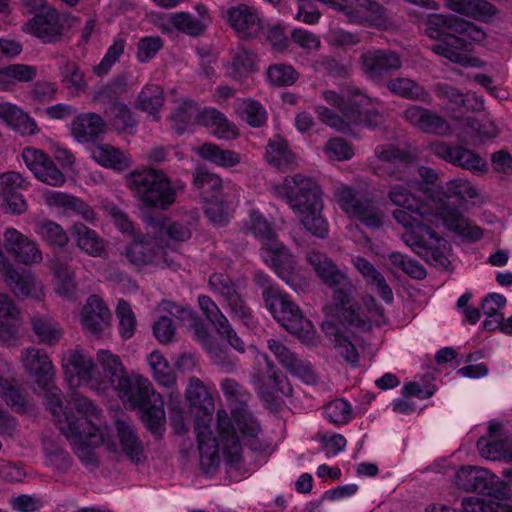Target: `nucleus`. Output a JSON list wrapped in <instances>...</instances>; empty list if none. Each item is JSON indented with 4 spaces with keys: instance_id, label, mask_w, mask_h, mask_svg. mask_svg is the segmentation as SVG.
Returning a JSON list of instances; mask_svg holds the SVG:
<instances>
[{
    "instance_id": "obj_1",
    "label": "nucleus",
    "mask_w": 512,
    "mask_h": 512,
    "mask_svg": "<svg viewBox=\"0 0 512 512\" xmlns=\"http://www.w3.org/2000/svg\"><path fill=\"white\" fill-rule=\"evenodd\" d=\"M407 184H395L389 192L388 198L395 206L402 207L393 212V218L404 228L402 239L413 251L422 256H430L434 260H439L447 248V241L439 237L427 225L417 220L414 215L422 218H436V224L441 221L442 224L458 236L470 240L478 241L482 238L483 232L480 227L473 225L467 219L463 218L457 211L440 207L434 211L430 202H423L418 199Z\"/></svg>"
},
{
    "instance_id": "obj_2",
    "label": "nucleus",
    "mask_w": 512,
    "mask_h": 512,
    "mask_svg": "<svg viewBox=\"0 0 512 512\" xmlns=\"http://www.w3.org/2000/svg\"><path fill=\"white\" fill-rule=\"evenodd\" d=\"M76 410L69 416L58 418V428L73 446L78 458L86 466H95L97 457L95 449L104 445L116 457H126L133 463H142L145 449L142 440L132 425L124 420L115 422V433L110 434L106 426L93 422L99 411L85 396L77 395L73 399Z\"/></svg>"
},
{
    "instance_id": "obj_3",
    "label": "nucleus",
    "mask_w": 512,
    "mask_h": 512,
    "mask_svg": "<svg viewBox=\"0 0 512 512\" xmlns=\"http://www.w3.org/2000/svg\"><path fill=\"white\" fill-rule=\"evenodd\" d=\"M221 390L229 402L237 404L232 408L230 416L225 410L217 412L222 458L227 466L234 467L242 460L241 442L257 452L265 451L269 443L262 437L258 420L245 404L247 395L239 384L232 379H225L221 383Z\"/></svg>"
},
{
    "instance_id": "obj_4",
    "label": "nucleus",
    "mask_w": 512,
    "mask_h": 512,
    "mask_svg": "<svg viewBox=\"0 0 512 512\" xmlns=\"http://www.w3.org/2000/svg\"><path fill=\"white\" fill-rule=\"evenodd\" d=\"M368 167L378 177L400 180L409 187L422 191L432 206L436 203L439 188L442 187L436 184L437 172L425 166L416 167L409 151L393 144L378 145L373 156L368 159Z\"/></svg>"
},
{
    "instance_id": "obj_5",
    "label": "nucleus",
    "mask_w": 512,
    "mask_h": 512,
    "mask_svg": "<svg viewBox=\"0 0 512 512\" xmlns=\"http://www.w3.org/2000/svg\"><path fill=\"white\" fill-rule=\"evenodd\" d=\"M62 368L70 387L85 386L101 394L112 390L127 374L121 358L106 349L97 351L96 362L79 350H68Z\"/></svg>"
},
{
    "instance_id": "obj_6",
    "label": "nucleus",
    "mask_w": 512,
    "mask_h": 512,
    "mask_svg": "<svg viewBox=\"0 0 512 512\" xmlns=\"http://www.w3.org/2000/svg\"><path fill=\"white\" fill-rule=\"evenodd\" d=\"M321 97L327 104L337 108L342 116L323 105H316L315 113L323 124L338 132L348 133L359 125L373 128L382 122L378 104L354 87L347 86L339 92L325 89Z\"/></svg>"
},
{
    "instance_id": "obj_7",
    "label": "nucleus",
    "mask_w": 512,
    "mask_h": 512,
    "mask_svg": "<svg viewBox=\"0 0 512 512\" xmlns=\"http://www.w3.org/2000/svg\"><path fill=\"white\" fill-rule=\"evenodd\" d=\"M426 33L431 38H439V27H445L461 37L448 35L442 41L432 45V51L451 62L462 66L480 67L482 61L469 54L470 44L467 39L482 44L486 39V33L473 24L456 16L444 14H432L428 17Z\"/></svg>"
},
{
    "instance_id": "obj_8",
    "label": "nucleus",
    "mask_w": 512,
    "mask_h": 512,
    "mask_svg": "<svg viewBox=\"0 0 512 512\" xmlns=\"http://www.w3.org/2000/svg\"><path fill=\"white\" fill-rule=\"evenodd\" d=\"M275 192L286 200L307 231L319 238L328 234V223L321 214L322 193L315 181L300 174L287 176L275 186Z\"/></svg>"
},
{
    "instance_id": "obj_9",
    "label": "nucleus",
    "mask_w": 512,
    "mask_h": 512,
    "mask_svg": "<svg viewBox=\"0 0 512 512\" xmlns=\"http://www.w3.org/2000/svg\"><path fill=\"white\" fill-rule=\"evenodd\" d=\"M186 399L195 414V433L198 442L199 463L202 471L213 474L221 462V445L214 436L210 422L214 412V401L203 382L190 377L186 388Z\"/></svg>"
},
{
    "instance_id": "obj_10",
    "label": "nucleus",
    "mask_w": 512,
    "mask_h": 512,
    "mask_svg": "<svg viewBox=\"0 0 512 512\" xmlns=\"http://www.w3.org/2000/svg\"><path fill=\"white\" fill-rule=\"evenodd\" d=\"M343 315L348 322L349 332L353 334L354 342L347 335L339 332L331 323H325L323 331L338 353L348 363L357 365L359 360V353L356 348V344L359 343L357 334L369 332L374 326L384 324L386 322L384 309L372 296H366L363 299V307H350Z\"/></svg>"
},
{
    "instance_id": "obj_11",
    "label": "nucleus",
    "mask_w": 512,
    "mask_h": 512,
    "mask_svg": "<svg viewBox=\"0 0 512 512\" xmlns=\"http://www.w3.org/2000/svg\"><path fill=\"white\" fill-rule=\"evenodd\" d=\"M21 362L25 371L34 379L37 386L45 390V398L58 426V418H64L66 415L71 416L74 413L75 407L72 401L78 394H72L67 401V405L63 406L61 391L52 385L55 374L52 361L44 350L38 348L24 349L21 353Z\"/></svg>"
},
{
    "instance_id": "obj_12",
    "label": "nucleus",
    "mask_w": 512,
    "mask_h": 512,
    "mask_svg": "<svg viewBox=\"0 0 512 512\" xmlns=\"http://www.w3.org/2000/svg\"><path fill=\"white\" fill-rule=\"evenodd\" d=\"M243 229L262 242V259L274 269L283 281L291 286L295 270L294 257L276 239L275 232L269 222L258 211L253 210L244 221Z\"/></svg>"
},
{
    "instance_id": "obj_13",
    "label": "nucleus",
    "mask_w": 512,
    "mask_h": 512,
    "mask_svg": "<svg viewBox=\"0 0 512 512\" xmlns=\"http://www.w3.org/2000/svg\"><path fill=\"white\" fill-rule=\"evenodd\" d=\"M263 298L267 309L282 327L303 343L312 344L314 342L316 334L314 325L303 316L289 295L270 287L263 291Z\"/></svg>"
},
{
    "instance_id": "obj_14",
    "label": "nucleus",
    "mask_w": 512,
    "mask_h": 512,
    "mask_svg": "<svg viewBox=\"0 0 512 512\" xmlns=\"http://www.w3.org/2000/svg\"><path fill=\"white\" fill-rule=\"evenodd\" d=\"M126 181L128 187L147 206L167 209L175 202L176 189L160 170H136L127 175Z\"/></svg>"
},
{
    "instance_id": "obj_15",
    "label": "nucleus",
    "mask_w": 512,
    "mask_h": 512,
    "mask_svg": "<svg viewBox=\"0 0 512 512\" xmlns=\"http://www.w3.org/2000/svg\"><path fill=\"white\" fill-rule=\"evenodd\" d=\"M306 259L322 282L333 290L332 299L336 307L344 309L356 294V286L347 273L320 251L310 250Z\"/></svg>"
},
{
    "instance_id": "obj_16",
    "label": "nucleus",
    "mask_w": 512,
    "mask_h": 512,
    "mask_svg": "<svg viewBox=\"0 0 512 512\" xmlns=\"http://www.w3.org/2000/svg\"><path fill=\"white\" fill-rule=\"evenodd\" d=\"M334 197L338 206L349 218L369 228L382 226L384 213L372 198L347 185L337 187Z\"/></svg>"
},
{
    "instance_id": "obj_17",
    "label": "nucleus",
    "mask_w": 512,
    "mask_h": 512,
    "mask_svg": "<svg viewBox=\"0 0 512 512\" xmlns=\"http://www.w3.org/2000/svg\"><path fill=\"white\" fill-rule=\"evenodd\" d=\"M455 484L466 491H477L491 498H512L508 480H501L490 471L479 467H461L455 474Z\"/></svg>"
},
{
    "instance_id": "obj_18",
    "label": "nucleus",
    "mask_w": 512,
    "mask_h": 512,
    "mask_svg": "<svg viewBox=\"0 0 512 512\" xmlns=\"http://www.w3.org/2000/svg\"><path fill=\"white\" fill-rule=\"evenodd\" d=\"M117 392L125 406L145 408L152 399L159 398L148 378L140 374H126L112 389Z\"/></svg>"
},
{
    "instance_id": "obj_19",
    "label": "nucleus",
    "mask_w": 512,
    "mask_h": 512,
    "mask_svg": "<svg viewBox=\"0 0 512 512\" xmlns=\"http://www.w3.org/2000/svg\"><path fill=\"white\" fill-rule=\"evenodd\" d=\"M160 309L169 312L181 321H189L188 328L193 333L194 338L200 341L207 350L211 359L216 363H221L224 360L221 349L212 341L207 328L195 317L191 310L170 301H163L160 304Z\"/></svg>"
},
{
    "instance_id": "obj_20",
    "label": "nucleus",
    "mask_w": 512,
    "mask_h": 512,
    "mask_svg": "<svg viewBox=\"0 0 512 512\" xmlns=\"http://www.w3.org/2000/svg\"><path fill=\"white\" fill-rule=\"evenodd\" d=\"M3 245L8 254L18 263L33 266L43 260L42 251L37 242L15 228H6L3 233Z\"/></svg>"
},
{
    "instance_id": "obj_21",
    "label": "nucleus",
    "mask_w": 512,
    "mask_h": 512,
    "mask_svg": "<svg viewBox=\"0 0 512 512\" xmlns=\"http://www.w3.org/2000/svg\"><path fill=\"white\" fill-rule=\"evenodd\" d=\"M64 22L63 15L55 9L48 8L26 22L23 31L39 38L43 43H52L61 38Z\"/></svg>"
},
{
    "instance_id": "obj_22",
    "label": "nucleus",
    "mask_w": 512,
    "mask_h": 512,
    "mask_svg": "<svg viewBox=\"0 0 512 512\" xmlns=\"http://www.w3.org/2000/svg\"><path fill=\"white\" fill-rule=\"evenodd\" d=\"M361 65L365 75L373 81L384 78L402 67L398 53L392 50L371 49L361 56Z\"/></svg>"
},
{
    "instance_id": "obj_23",
    "label": "nucleus",
    "mask_w": 512,
    "mask_h": 512,
    "mask_svg": "<svg viewBox=\"0 0 512 512\" xmlns=\"http://www.w3.org/2000/svg\"><path fill=\"white\" fill-rule=\"evenodd\" d=\"M21 157L27 168L40 181L55 187L62 186L66 178L49 157L41 150L25 147Z\"/></svg>"
},
{
    "instance_id": "obj_24",
    "label": "nucleus",
    "mask_w": 512,
    "mask_h": 512,
    "mask_svg": "<svg viewBox=\"0 0 512 512\" xmlns=\"http://www.w3.org/2000/svg\"><path fill=\"white\" fill-rule=\"evenodd\" d=\"M255 362L258 366L259 390L263 395L277 397L278 395L291 396L292 387L287 378L278 374L267 355L255 352Z\"/></svg>"
},
{
    "instance_id": "obj_25",
    "label": "nucleus",
    "mask_w": 512,
    "mask_h": 512,
    "mask_svg": "<svg viewBox=\"0 0 512 512\" xmlns=\"http://www.w3.org/2000/svg\"><path fill=\"white\" fill-rule=\"evenodd\" d=\"M121 254L135 266L153 265L155 267L169 266L166 253L157 248L151 241L139 236L134 237L133 241L125 247Z\"/></svg>"
},
{
    "instance_id": "obj_26",
    "label": "nucleus",
    "mask_w": 512,
    "mask_h": 512,
    "mask_svg": "<svg viewBox=\"0 0 512 512\" xmlns=\"http://www.w3.org/2000/svg\"><path fill=\"white\" fill-rule=\"evenodd\" d=\"M45 204L63 215H78L83 220L94 223L97 219L94 210L82 199L62 191L46 190L43 193Z\"/></svg>"
},
{
    "instance_id": "obj_27",
    "label": "nucleus",
    "mask_w": 512,
    "mask_h": 512,
    "mask_svg": "<svg viewBox=\"0 0 512 512\" xmlns=\"http://www.w3.org/2000/svg\"><path fill=\"white\" fill-rule=\"evenodd\" d=\"M227 21L242 39L256 37L262 28L258 9L244 3L228 8Z\"/></svg>"
},
{
    "instance_id": "obj_28",
    "label": "nucleus",
    "mask_w": 512,
    "mask_h": 512,
    "mask_svg": "<svg viewBox=\"0 0 512 512\" xmlns=\"http://www.w3.org/2000/svg\"><path fill=\"white\" fill-rule=\"evenodd\" d=\"M111 312L97 295L87 298L81 310L80 322L83 329L93 335H103L110 327Z\"/></svg>"
},
{
    "instance_id": "obj_29",
    "label": "nucleus",
    "mask_w": 512,
    "mask_h": 512,
    "mask_svg": "<svg viewBox=\"0 0 512 512\" xmlns=\"http://www.w3.org/2000/svg\"><path fill=\"white\" fill-rule=\"evenodd\" d=\"M211 290L227 304L232 313L238 318L248 320L251 311L245 305L240 293L231 279L222 273H214L209 278Z\"/></svg>"
},
{
    "instance_id": "obj_30",
    "label": "nucleus",
    "mask_w": 512,
    "mask_h": 512,
    "mask_svg": "<svg viewBox=\"0 0 512 512\" xmlns=\"http://www.w3.org/2000/svg\"><path fill=\"white\" fill-rule=\"evenodd\" d=\"M403 117L424 133L446 136L452 132L451 125L442 116L420 106H409L404 110Z\"/></svg>"
},
{
    "instance_id": "obj_31",
    "label": "nucleus",
    "mask_w": 512,
    "mask_h": 512,
    "mask_svg": "<svg viewBox=\"0 0 512 512\" xmlns=\"http://www.w3.org/2000/svg\"><path fill=\"white\" fill-rule=\"evenodd\" d=\"M198 305L207 320L215 327L217 333L225 338L237 351H244V343L234 332L226 316L220 311L216 303L206 295L198 297Z\"/></svg>"
},
{
    "instance_id": "obj_32",
    "label": "nucleus",
    "mask_w": 512,
    "mask_h": 512,
    "mask_svg": "<svg viewBox=\"0 0 512 512\" xmlns=\"http://www.w3.org/2000/svg\"><path fill=\"white\" fill-rule=\"evenodd\" d=\"M477 197L478 191L469 180L462 178L452 179L446 182L445 185H443L441 188H439L436 203L433 204V209L434 211H437L440 207H445L449 210L451 209L457 211V213H459L464 218V216L457 208L449 205L448 201L454 198L459 202H462L472 200ZM467 220L474 225V223L468 218ZM475 226L477 225L475 224Z\"/></svg>"
},
{
    "instance_id": "obj_33",
    "label": "nucleus",
    "mask_w": 512,
    "mask_h": 512,
    "mask_svg": "<svg viewBox=\"0 0 512 512\" xmlns=\"http://www.w3.org/2000/svg\"><path fill=\"white\" fill-rule=\"evenodd\" d=\"M458 140L464 144H475L477 141L493 138L497 135L495 123L488 119L465 117L454 128Z\"/></svg>"
},
{
    "instance_id": "obj_34",
    "label": "nucleus",
    "mask_w": 512,
    "mask_h": 512,
    "mask_svg": "<svg viewBox=\"0 0 512 512\" xmlns=\"http://www.w3.org/2000/svg\"><path fill=\"white\" fill-rule=\"evenodd\" d=\"M148 365L151 369L154 380L162 387L171 392V402L178 403L180 401V393L174 394L176 386V376L174 369L170 366L167 359L159 352L153 351L147 357Z\"/></svg>"
},
{
    "instance_id": "obj_35",
    "label": "nucleus",
    "mask_w": 512,
    "mask_h": 512,
    "mask_svg": "<svg viewBox=\"0 0 512 512\" xmlns=\"http://www.w3.org/2000/svg\"><path fill=\"white\" fill-rule=\"evenodd\" d=\"M197 120L200 125L211 129L218 139L232 140L238 137L237 126L216 109L204 108L197 115Z\"/></svg>"
},
{
    "instance_id": "obj_36",
    "label": "nucleus",
    "mask_w": 512,
    "mask_h": 512,
    "mask_svg": "<svg viewBox=\"0 0 512 512\" xmlns=\"http://www.w3.org/2000/svg\"><path fill=\"white\" fill-rule=\"evenodd\" d=\"M356 270L362 275L367 285L371 287L386 303L393 302V292L384 276L363 257L357 256L352 259Z\"/></svg>"
},
{
    "instance_id": "obj_37",
    "label": "nucleus",
    "mask_w": 512,
    "mask_h": 512,
    "mask_svg": "<svg viewBox=\"0 0 512 512\" xmlns=\"http://www.w3.org/2000/svg\"><path fill=\"white\" fill-rule=\"evenodd\" d=\"M104 126V121L98 114L83 113L73 119L70 130L76 141L86 143L96 139L103 132Z\"/></svg>"
},
{
    "instance_id": "obj_38",
    "label": "nucleus",
    "mask_w": 512,
    "mask_h": 512,
    "mask_svg": "<svg viewBox=\"0 0 512 512\" xmlns=\"http://www.w3.org/2000/svg\"><path fill=\"white\" fill-rule=\"evenodd\" d=\"M0 119L22 135H33L38 132L35 120L12 103L0 102Z\"/></svg>"
},
{
    "instance_id": "obj_39",
    "label": "nucleus",
    "mask_w": 512,
    "mask_h": 512,
    "mask_svg": "<svg viewBox=\"0 0 512 512\" xmlns=\"http://www.w3.org/2000/svg\"><path fill=\"white\" fill-rule=\"evenodd\" d=\"M91 157L99 165L115 171H124L131 165V159L120 149L108 144H97L91 149Z\"/></svg>"
},
{
    "instance_id": "obj_40",
    "label": "nucleus",
    "mask_w": 512,
    "mask_h": 512,
    "mask_svg": "<svg viewBox=\"0 0 512 512\" xmlns=\"http://www.w3.org/2000/svg\"><path fill=\"white\" fill-rule=\"evenodd\" d=\"M70 233L82 252L93 257H98L103 253L105 242L93 229L83 223H75L71 226Z\"/></svg>"
},
{
    "instance_id": "obj_41",
    "label": "nucleus",
    "mask_w": 512,
    "mask_h": 512,
    "mask_svg": "<svg viewBox=\"0 0 512 512\" xmlns=\"http://www.w3.org/2000/svg\"><path fill=\"white\" fill-rule=\"evenodd\" d=\"M19 312L13 302L5 294H0V342L12 341L20 326Z\"/></svg>"
},
{
    "instance_id": "obj_42",
    "label": "nucleus",
    "mask_w": 512,
    "mask_h": 512,
    "mask_svg": "<svg viewBox=\"0 0 512 512\" xmlns=\"http://www.w3.org/2000/svg\"><path fill=\"white\" fill-rule=\"evenodd\" d=\"M443 2L447 9L474 18H489L497 12L496 7L486 0H443Z\"/></svg>"
},
{
    "instance_id": "obj_43",
    "label": "nucleus",
    "mask_w": 512,
    "mask_h": 512,
    "mask_svg": "<svg viewBox=\"0 0 512 512\" xmlns=\"http://www.w3.org/2000/svg\"><path fill=\"white\" fill-rule=\"evenodd\" d=\"M197 152L202 159L226 169L235 167L241 162V157L238 153L222 149L211 143L203 144Z\"/></svg>"
},
{
    "instance_id": "obj_44",
    "label": "nucleus",
    "mask_w": 512,
    "mask_h": 512,
    "mask_svg": "<svg viewBox=\"0 0 512 512\" xmlns=\"http://www.w3.org/2000/svg\"><path fill=\"white\" fill-rule=\"evenodd\" d=\"M52 269L55 275L56 293L65 298H72L76 290L74 271L67 265L66 260L56 257Z\"/></svg>"
},
{
    "instance_id": "obj_45",
    "label": "nucleus",
    "mask_w": 512,
    "mask_h": 512,
    "mask_svg": "<svg viewBox=\"0 0 512 512\" xmlns=\"http://www.w3.org/2000/svg\"><path fill=\"white\" fill-rule=\"evenodd\" d=\"M198 106L190 99L182 100L170 117L171 127L179 134L187 131L194 123H198Z\"/></svg>"
},
{
    "instance_id": "obj_46",
    "label": "nucleus",
    "mask_w": 512,
    "mask_h": 512,
    "mask_svg": "<svg viewBox=\"0 0 512 512\" xmlns=\"http://www.w3.org/2000/svg\"><path fill=\"white\" fill-rule=\"evenodd\" d=\"M266 159L270 165L278 169L288 167L294 162V155L288 149L287 142L281 136L270 139L266 149Z\"/></svg>"
},
{
    "instance_id": "obj_47",
    "label": "nucleus",
    "mask_w": 512,
    "mask_h": 512,
    "mask_svg": "<svg viewBox=\"0 0 512 512\" xmlns=\"http://www.w3.org/2000/svg\"><path fill=\"white\" fill-rule=\"evenodd\" d=\"M503 476L508 480V486L512 484V469H505ZM509 498H491L484 499L478 496V502H466L467 512H512V504L502 503L503 500Z\"/></svg>"
},
{
    "instance_id": "obj_48",
    "label": "nucleus",
    "mask_w": 512,
    "mask_h": 512,
    "mask_svg": "<svg viewBox=\"0 0 512 512\" xmlns=\"http://www.w3.org/2000/svg\"><path fill=\"white\" fill-rule=\"evenodd\" d=\"M434 90L437 97L448 100L456 106L476 110L480 109L483 105L482 101L475 95L469 93L464 95L458 89L449 85L438 84Z\"/></svg>"
},
{
    "instance_id": "obj_49",
    "label": "nucleus",
    "mask_w": 512,
    "mask_h": 512,
    "mask_svg": "<svg viewBox=\"0 0 512 512\" xmlns=\"http://www.w3.org/2000/svg\"><path fill=\"white\" fill-rule=\"evenodd\" d=\"M451 164L476 175H482L488 171L486 161L473 150L464 147H456Z\"/></svg>"
},
{
    "instance_id": "obj_50",
    "label": "nucleus",
    "mask_w": 512,
    "mask_h": 512,
    "mask_svg": "<svg viewBox=\"0 0 512 512\" xmlns=\"http://www.w3.org/2000/svg\"><path fill=\"white\" fill-rule=\"evenodd\" d=\"M0 398L16 412H25L27 401L12 377L0 375Z\"/></svg>"
},
{
    "instance_id": "obj_51",
    "label": "nucleus",
    "mask_w": 512,
    "mask_h": 512,
    "mask_svg": "<svg viewBox=\"0 0 512 512\" xmlns=\"http://www.w3.org/2000/svg\"><path fill=\"white\" fill-rule=\"evenodd\" d=\"M35 232L49 246L63 248L69 242V237L63 227L52 220L38 222Z\"/></svg>"
},
{
    "instance_id": "obj_52",
    "label": "nucleus",
    "mask_w": 512,
    "mask_h": 512,
    "mask_svg": "<svg viewBox=\"0 0 512 512\" xmlns=\"http://www.w3.org/2000/svg\"><path fill=\"white\" fill-rule=\"evenodd\" d=\"M387 88L395 95L410 99L426 101L428 92L409 78H395L387 83Z\"/></svg>"
},
{
    "instance_id": "obj_53",
    "label": "nucleus",
    "mask_w": 512,
    "mask_h": 512,
    "mask_svg": "<svg viewBox=\"0 0 512 512\" xmlns=\"http://www.w3.org/2000/svg\"><path fill=\"white\" fill-rule=\"evenodd\" d=\"M163 90L158 85H146L138 95V108L149 113L157 120L160 108L163 106Z\"/></svg>"
},
{
    "instance_id": "obj_54",
    "label": "nucleus",
    "mask_w": 512,
    "mask_h": 512,
    "mask_svg": "<svg viewBox=\"0 0 512 512\" xmlns=\"http://www.w3.org/2000/svg\"><path fill=\"white\" fill-rule=\"evenodd\" d=\"M255 69V55L244 48H240L233 56L227 73L235 80H241L251 74Z\"/></svg>"
},
{
    "instance_id": "obj_55",
    "label": "nucleus",
    "mask_w": 512,
    "mask_h": 512,
    "mask_svg": "<svg viewBox=\"0 0 512 512\" xmlns=\"http://www.w3.org/2000/svg\"><path fill=\"white\" fill-rule=\"evenodd\" d=\"M153 229L168 236L173 241H186L191 237V226L187 221L162 220L151 223Z\"/></svg>"
},
{
    "instance_id": "obj_56",
    "label": "nucleus",
    "mask_w": 512,
    "mask_h": 512,
    "mask_svg": "<svg viewBox=\"0 0 512 512\" xmlns=\"http://www.w3.org/2000/svg\"><path fill=\"white\" fill-rule=\"evenodd\" d=\"M194 185L201 190L202 198L208 201L213 196H218L223 187V182L217 174L199 170L194 176Z\"/></svg>"
},
{
    "instance_id": "obj_57",
    "label": "nucleus",
    "mask_w": 512,
    "mask_h": 512,
    "mask_svg": "<svg viewBox=\"0 0 512 512\" xmlns=\"http://www.w3.org/2000/svg\"><path fill=\"white\" fill-rule=\"evenodd\" d=\"M33 330L41 343L53 345L61 338V331L50 318L35 316L32 319Z\"/></svg>"
},
{
    "instance_id": "obj_58",
    "label": "nucleus",
    "mask_w": 512,
    "mask_h": 512,
    "mask_svg": "<svg viewBox=\"0 0 512 512\" xmlns=\"http://www.w3.org/2000/svg\"><path fill=\"white\" fill-rule=\"evenodd\" d=\"M268 348L279 363L293 374L300 373L302 363L282 342L277 339L268 340Z\"/></svg>"
},
{
    "instance_id": "obj_59",
    "label": "nucleus",
    "mask_w": 512,
    "mask_h": 512,
    "mask_svg": "<svg viewBox=\"0 0 512 512\" xmlns=\"http://www.w3.org/2000/svg\"><path fill=\"white\" fill-rule=\"evenodd\" d=\"M323 152L329 160L346 161L354 156L353 147L343 138L329 139L323 147Z\"/></svg>"
},
{
    "instance_id": "obj_60",
    "label": "nucleus",
    "mask_w": 512,
    "mask_h": 512,
    "mask_svg": "<svg viewBox=\"0 0 512 512\" xmlns=\"http://www.w3.org/2000/svg\"><path fill=\"white\" fill-rule=\"evenodd\" d=\"M325 417L334 424H347L352 419L351 405L344 399H335L324 408Z\"/></svg>"
},
{
    "instance_id": "obj_61",
    "label": "nucleus",
    "mask_w": 512,
    "mask_h": 512,
    "mask_svg": "<svg viewBox=\"0 0 512 512\" xmlns=\"http://www.w3.org/2000/svg\"><path fill=\"white\" fill-rule=\"evenodd\" d=\"M109 115L111 117L112 126L120 132H131L135 127L136 121L127 108L122 103H115L110 107Z\"/></svg>"
},
{
    "instance_id": "obj_62",
    "label": "nucleus",
    "mask_w": 512,
    "mask_h": 512,
    "mask_svg": "<svg viewBox=\"0 0 512 512\" xmlns=\"http://www.w3.org/2000/svg\"><path fill=\"white\" fill-rule=\"evenodd\" d=\"M267 78L275 86H289L296 82L298 73L291 65L273 64L267 69Z\"/></svg>"
},
{
    "instance_id": "obj_63",
    "label": "nucleus",
    "mask_w": 512,
    "mask_h": 512,
    "mask_svg": "<svg viewBox=\"0 0 512 512\" xmlns=\"http://www.w3.org/2000/svg\"><path fill=\"white\" fill-rule=\"evenodd\" d=\"M116 315L119 320L120 335L125 339L132 337L136 328V317L131 306L126 301L119 300Z\"/></svg>"
},
{
    "instance_id": "obj_64",
    "label": "nucleus",
    "mask_w": 512,
    "mask_h": 512,
    "mask_svg": "<svg viewBox=\"0 0 512 512\" xmlns=\"http://www.w3.org/2000/svg\"><path fill=\"white\" fill-rule=\"evenodd\" d=\"M169 23L178 31L198 36L203 32L201 24L197 22L196 17L187 12H175L168 16Z\"/></svg>"
}]
</instances>
